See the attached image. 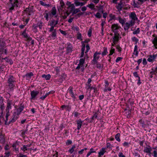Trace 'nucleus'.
Returning a JSON list of instances; mask_svg holds the SVG:
<instances>
[{"mask_svg": "<svg viewBox=\"0 0 157 157\" xmlns=\"http://www.w3.org/2000/svg\"><path fill=\"white\" fill-rule=\"evenodd\" d=\"M74 3L70 4L69 6V7L70 9V12L72 13V16L80 11V8L76 9Z\"/></svg>", "mask_w": 157, "mask_h": 157, "instance_id": "obj_1", "label": "nucleus"}, {"mask_svg": "<svg viewBox=\"0 0 157 157\" xmlns=\"http://www.w3.org/2000/svg\"><path fill=\"white\" fill-rule=\"evenodd\" d=\"M101 54V52H98L96 51L94 53L93 59L92 61L93 63L95 64V63H98V61L100 58L99 55Z\"/></svg>", "mask_w": 157, "mask_h": 157, "instance_id": "obj_2", "label": "nucleus"}, {"mask_svg": "<svg viewBox=\"0 0 157 157\" xmlns=\"http://www.w3.org/2000/svg\"><path fill=\"white\" fill-rule=\"evenodd\" d=\"M30 145H30H24L21 147V150L23 151V154H29V151L30 150L29 147H30Z\"/></svg>", "mask_w": 157, "mask_h": 157, "instance_id": "obj_3", "label": "nucleus"}, {"mask_svg": "<svg viewBox=\"0 0 157 157\" xmlns=\"http://www.w3.org/2000/svg\"><path fill=\"white\" fill-rule=\"evenodd\" d=\"M129 18L131 19L130 21H132L134 23H135V21L138 19V18L134 12L130 13L129 15Z\"/></svg>", "mask_w": 157, "mask_h": 157, "instance_id": "obj_4", "label": "nucleus"}, {"mask_svg": "<svg viewBox=\"0 0 157 157\" xmlns=\"http://www.w3.org/2000/svg\"><path fill=\"white\" fill-rule=\"evenodd\" d=\"M89 0H82L83 2H80L78 0H75L74 4L76 7L78 6H82L85 5Z\"/></svg>", "mask_w": 157, "mask_h": 157, "instance_id": "obj_5", "label": "nucleus"}, {"mask_svg": "<svg viewBox=\"0 0 157 157\" xmlns=\"http://www.w3.org/2000/svg\"><path fill=\"white\" fill-rule=\"evenodd\" d=\"M73 87L71 86H70L67 90L68 92L70 94V95L73 98L74 101L77 98L76 96L77 95V94H74L73 90Z\"/></svg>", "mask_w": 157, "mask_h": 157, "instance_id": "obj_6", "label": "nucleus"}, {"mask_svg": "<svg viewBox=\"0 0 157 157\" xmlns=\"http://www.w3.org/2000/svg\"><path fill=\"white\" fill-rule=\"evenodd\" d=\"M12 105H14V104H13L12 101L8 100L7 101V105L6 109V112H10V110L12 109Z\"/></svg>", "mask_w": 157, "mask_h": 157, "instance_id": "obj_7", "label": "nucleus"}, {"mask_svg": "<svg viewBox=\"0 0 157 157\" xmlns=\"http://www.w3.org/2000/svg\"><path fill=\"white\" fill-rule=\"evenodd\" d=\"M111 28L113 32L115 33V34H116L118 29L121 28V27L118 24H114L112 25Z\"/></svg>", "mask_w": 157, "mask_h": 157, "instance_id": "obj_8", "label": "nucleus"}, {"mask_svg": "<svg viewBox=\"0 0 157 157\" xmlns=\"http://www.w3.org/2000/svg\"><path fill=\"white\" fill-rule=\"evenodd\" d=\"M135 23L133 22L132 21H129L128 22H126L125 23V25L124 27V29L125 30L127 31L129 29V28L131 26L134 25Z\"/></svg>", "mask_w": 157, "mask_h": 157, "instance_id": "obj_9", "label": "nucleus"}, {"mask_svg": "<svg viewBox=\"0 0 157 157\" xmlns=\"http://www.w3.org/2000/svg\"><path fill=\"white\" fill-rule=\"evenodd\" d=\"M67 75L65 74H63L61 75L60 77L58 79L56 80V82H59L58 84L62 83L64 80H65L67 78Z\"/></svg>", "mask_w": 157, "mask_h": 157, "instance_id": "obj_10", "label": "nucleus"}, {"mask_svg": "<svg viewBox=\"0 0 157 157\" xmlns=\"http://www.w3.org/2000/svg\"><path fill=\"white\" fill-rule=\"evenodd\" d=\"M109 85V83L107 80L105 81L104 88L103 90L104 92H107L108 91H110L112 90V88L109 87H108Z\"/></svg>", "mask_w": 157, "mask_h": 157, "instance_id": "obj_11", "label": "nucleus"}, {"mask_svg": "<svg viewBox=\"0 0 157 157\" xmlns=\"http://www.w3.org/2000/svg\"><path fill=\"white\" fill-rule=\"evenodd\" d=\"M152 150V147L150 146L145 147L144 150V152L148 154L149 156H151V151Z\"/></svg>", "mask_w": 157, "mask_h": 157, "instance_id": "obj_12", "label": "nucleus"}, {"mask_svg": "<svg viewBox=\"0 0 157 157\" xmlns=\"http://www.w3.org/2000/svg\"><path fill=\"white\" fill-rule=\"evenodd\" d=\"M39 93V92L38 91H32L30 92V100H34L36 98V96Z\"/></svg>", "mask_w": 157, "mask_h": 157, "instance_id": "obj_13", "label": "nucleus"}, {"mask_svg": "<svg viewBox=\"0 0 157 157\" xmlns=\"http://www.w3.org/2000/svg\"><path fill=\"white\" fill-rule=\"evenodd\" d=\"M25 108L24 105H21V106L16 109V112H14L13 113L16 114L17 115L19 116L23 110Z\"/></svg>", "mask_w": 157, "mask_h": 157, "instance_id": "obj_14", "label": "nucleus"}, {"mask_svg": "<svg viewBox=\"0 0 157 157\" xmlns=\"http://www.w3.org/2000/svg\"><path fill=\"white\" fill-rule=\"evenodd\" d=\"M11 1V4L12 7L10 8V9L13 10L15 7H17L18 5H19V2L18 0H14L13 1Z\"/></svg>", "mask_w": 157, "mask_h": 157, "instance_id": "obj_15", "label": "nucleus"}, {"mask_svg": "<svg viewBox=\"0 0 157 157\" xmlns=\"http://www.w3.org/2000/svg\"><path fill=\"white\" fill-rule=\"evenodd\" d=\"M157 57V54L150 55L147 59V61L149 62H153Z\"/></svg>", "mask_w": 157, "mask_h": 157, "instance_id": "obj_16", "label": "nucleus"}, {"mask_svg": "<svg viewBox=\"0 0 157 157\" xmlns=\"http://www.w3.org/2000/svg\"><path fill=\"white\" fill-rule=\"evenodd\" d=\"M67 53H71L72 51L73 46L70 43L67 44V47L66 48Z\"/></svg>", "mask_w": 157, "mask_h": 157, "instance_id": "obj_17", "label": "nucleus"}, {"mask_svg": "<svg viewBox=\"0 0 157 157\" xmlns=\"http://www.w3.org/2000/svg\"><path fill=\"white\" fill-rule=\"evenodd\" d=\"M117 20L121 24L122 26L125 24V18H122L120 16H118L117 17Z\"/></svg>", "mask_w": 157, "mask_h": 157, "instance_id": "obj_18", "label": "nucleus"}, {"mask_svg": "<svg viewBox=\"0 0 157 157\" xmlns=\"http://www.w3.org/2000/svg\"><path fill=\"white\" fill-rule=\"evenodd\" d=\"M26 29L24 30L22 33V35L24 37L27 39L29 40H31L32 39V38L29 36V35L26 33Z\"/></svg>", "mask_w": 157, "mask_h": 157, "instance_id": "obj_19", "label": "nucleus"}, {"mask_svg": "<svg viewBox=\"0 0 157 157\" xmlns=\"http://www.w3.org/2000/svg\"><path fill=\"white\" fill-rule=\"evenodd\" d=\"M76 121L77 125V129L79 130L81 128L83 121L81 120V119H79Z\"/></svg>", "mask_w": 157, "mask_h": 157, "instance_id": "obj_20", "label": "nucleus"}, {"mask_svg": "<svg viewBox=\"0 0 157 157\" xmlns=\"http://www.w3.org/2000/svg\"><path fill=\"white\" fill-rule=\"evenodd\" d=\"M9 92H13L14 90V87L15 86V83H8Z\"/></svg>", "mask_w": 157, "mask_h": 157, "instance_id": "obj_21", "label": "nucleus"}, {"mask_svg": "<svg viewBox=\"0 0 157 157\" xmlns=\"http://www.w3.org/2000/svg\"><path fill=\"white\" fill-rule=\"evenodd\" d=\"M34 74L32 72H30L27 73L23 76V77H26V79L27 80H29L31 78L32 76H33Z\"/></svg>", "mask_w": 157, "mask_h": 157, "instance_id": "obj_22", "label": "nucleus"}, {"mask_svg": "<svg viewBox=\"0 0 157 157\" xmlns=\"http://www.w3.org/2000/svg\"><path fill=\"white\" fill-rule=\"evenodd\" d=\"M112 42L114 44H116L119 40V35L115 34V36L112 37Z\"/></svg>", "mask_w": 157, "mask_h": 157, "instance_id": "obj_23", "label": "nucleus"}, {"mask_svg": "<svg viewBox=\"0 0 157 157\" xmlns=\"http://www.w3.org/2000/svg\"><path fill=\"white\" fill-rule=\"evenodd\" d=\"M13 118L9 121V123L14 122L19 117V116L13 113Z\"/></svg>", "mask_w": 157, "mask_h": 157, "instance_id": "obj_24", "label": "nucleus"}, {"mask_svg": "<svg viewBox=\"0 0 157 157\" xmlns=\"http://www.w3.org/2000/svg\"><path fill=\"white\" fill-rule=\"evenodd\" d=\"M24 11L25 12L26 14L30 15V13L33 12V8L29 6L28 8H26L24 10Z\"/></svg>", "mask_w": 157, "mask_h": 157, "instance_id": "obj_25", "label": "nucleus"}, {"mask_svg": "<svg viewBox=\"0 0 157 157\" xmlns=\"http://www.w3.org/2000/svg\"><path fill=\"white\" fill-rule=\"evenodd\" d=\"M106 149V147H102L98 153V156H101L103 155L105 152V150Z\"/></svg>", "mask_w": 157, "mask_h": 157, "instance_id": "obj_26", "label": "nucleus"}, {"mask_svg": "<svg viewBox=\"0 0 157 157\" xmlns=\"http://www.w3.org/2000/svg\"><path fill=\"white\" fill-rule=\"evenodd\" d=\"M15 81L13 76L11 75L10 76L7 81V83H15Z\"/></svg>", "mask_w": 157, "mask_h": 157, "instance_id": "obj_27", "label": "nucleus"}, {"mask_svg": "<svg viewBox=\"0 0 157 157\" xmlns=\"http://www.w3.org/2000/svg\"><path fill=\"white\" fill-rule=\"evenodd\" d=\"M56 29H54V31L52 32L51 36V38L52 40H55L56 37Z\"/></svg>", "mask_w": 157, "mask_h": 157, "instance_id": "obj_28", "label": "nucleus"}, {"mask_svg": "<svg viewBox=\"0 0 157 157\" xmlns=\"http://www.w3.org/2000/svg\"><path fill=\"white\" fill-rule=\"evenodd\" d=\"M109 20L108 22H110L113 20H115L117 19V17H116L115 15L113 14L112 13L109 14Z\"/></svg>", "mask_w": 157, "mask_h": 157, "instance_id": "obj_29", "label": "nucleus"}, {"mask_svg": "<svg viewBox=\"0 0 157 157\" xmlns=\"http://www.w3.org/2000/svg\"><path fill=\"white\" fill-rule=\"evenodd\" d=\"M96 153V151L94 149L91 148L90 149V151L87 153L86 157H88L92 153Z\"/></svg>", "mask_w": 157, "mask_h": 157, "instance_id": "obj_30", "label": "nucleus"}, {"mask_svg": "<svg viewBox=\"0 0 157 157\" xmlns=\"http://www.w3.org/2000/svg\"><path fill=\"white\" fill-rule=\"evenodd\" d=\"M10 92H9V91L8 92H6L5 94V97L6 99V102L8 101H11V100H10V98L11 95L10 93Z\"/></svg>", "mask_w": 157, "mask_h": 157, "instance_id": "obj_31", "label": "nucleus"}, {"mask_svg": "<svg viewBox=\"0 0 157 157\" xmlns=\"http://www.w3.org/2000/svg\"><path fill=\"white\" fill-rule=\"evenodd\" d=\"M41 77L43 78H44L46 80H49L51 77V76L50 74L45 75L44 74L42 75Z\"/></svg>", "mask_w": 157, "mask_h": 157, "instance_id": "obj_32", "label": "nucleus"}, {"mask_svg": "<svg viewBox=\"0 0 157 157\" xmlns=\"http://www.w3.org/2000/svg\"><path fill=\"white\" fill-rule=\"evenodd\" d=\"M98 114V112L95 113L94 114L93 116L90 118V119L92 120H91L90 122H92V120H93L94 118L97 119Z\"/></svg>", "mask_w": 157, "mask_h": 157, "instance_id": "obj_33", "label": "nucleus"}, {"mask_svg": "<svg viewBox=\"0 0 157 157\" xmlns=\"http://www.w3.org/2000/svg\"><path fill=\"white\" fill-rule=\"evenodd\" d=\"M18 145L17 143L16 142L13 143L12 147L14 148V151L16 152H17L18 151L19 148L17 147V146Z\"/></svg>", "mask_w": 157, "mask_h": 157, "instance_id": "obj_34", "label": "nucleus"}, {"mask_svg": "<svg viewBox=\"0 0 157 157\" xmlns=\"http://www.w3.org/2000/svg\"><path fill=\"white\" fill-rule=\"evenodd\" d=\"M138 52L137 51V45H135L134 48V52L133 54L135 55L136 56H138Z\"/></svg>", "mask_w": 157, "mask_h": 157, "instance_id": "obj_35", "label": "nucleus"}, {"mask_svg": "<svg viewBox=\"0 0 157 157\" xmlns=\"http://www.w3.org/2000/svg\"><path fill=\"white\" fill-rule=\"evenodd\" d=\"M5 142V140L4 136L2 133H0V142L4 144Z\"/></svg>", "mask_w": 157, "mask_h": 157, "instance_id": "obj_36", "label": "nucleus"}, {"mask_svg": "<svg viewBox=\"0 0 157 157\" xmlns=\"http://www.w3.org/2000/svg\"><path fill=\"white\" fill-rule=\"evenodd\" d=\"M103 51L101 53V55L102 56L106 55L108 53L107 48L106 47L103 48Z\"/></svg>", "mask_w": 157, "mask_h": 157, "instance_id": "obj_37", "label": "nucleus"}, {"mask_svg": "<svg viewBox=\"0 0 157 157\" xmlns=\"http://www.w3.org/2000/svg\"><path fill=\"white\" fill-rule=\"evenodd\" d=\"M36 25L37 27H39L40 29H41L43 26V22L41 21H39Z\"/></svg>", "mask_w": 157, "mask_h": 157, "instance_id": "obj_38", "label": "nucleus"}, {"mask_svg": "<svg viewBox=\"0 0 157 157\" xmlns=\"http://www.w3.org/2000/svg\"><path fill=\"white\" fill-rule=\"evenodd\" d=\"M49 25L50 26L55 27L56 25L55 24V20L52 19L50 21H49Z\"/></svg>", "mask_w": 157, "mask_h": 157, "instance_id": "obj_39", "label": "nucleus"}, {"mask_svg": "<svg viewBox=\"0 0 157 157\" xmlns=\"http://www.w3.org/2000/svg\"><path fill=\"white\" fill-rule=\"evenodd\" d=\"M120 136L121 135L119 133H117L115 136V139L118 142H120L121 141V139H120Z\"/></svg>", "mask_w": 157, "mask_h": 157, "instance_id": "obj_40", "label": "nucleus"}, {"mask_svg": "<svg viewBox=\"0 0 157 157\" xmlns=\"http://www.w3.org/2000/svg\"><path fill=\"white\" fill-rule=\"evenodd\" d=\"M86 7H89L91 10H94V9L95 6L92 3H91L90 4L87 5L86 6Z\"/></svg>", "mask_w": 157, "mask_h": 157, "instance_id": "obj_41", "label": "nucleus"}, {"mask_svg": "<svg viewBox=\"0 0 157 157\" xmlns=\"http://www.w3.org/2000/svg\"><path fill=\"white\" fill-rule=\"evenodd\" d=\"M101 21H102V22L101 24V31L102 33H103V29H104L103 26H104V24H105V20H103V19H102Z\"/></svg>", "mask_w": 157, "mask_h": 157, "instance_id": "obj_42", "label": "nucleus"}, {"mask_svg": "<svg viewBox=\"0 0 157 157\" xmlns=\"http://www.w3.org/2000/svg\"><path fill=\"white\" fill-rule=\"evenodd\" d=\"M152 43L154 44V46L155 47V48L157 49V38H154L153 39Z\"/></svg>", "mask_w": 157, "mask_h": 157, "instance_id": "obj_43", "label": "nucleus"}, {"mask_svg": "<svg viewBox=\"0 0 157 157\" xmlns=\"http://www.w3.org/2000/svg\"><path fill=\"white\" fill-rule=\"evenodd\" d=\"M56 10L55 7H53L52 10L51 14L54 16L56 14Z\"/></svg>", "mask_w": 157, "mask_h": 157, "instance_id": "obj_44", "label": "nucleus"}, {"mask_svg": "<svg viewBox=\"0 0 157 157\" xmlns=\"http://www.w3.org/2000/svg\"><path fill=\"white\" fill-rule=\"evenodd\" d=\"M112 147L110 143L108 142L106 143V147H105L106 148V149L108 148L110 150H111L112 149Z\"/></svg>", "mask_w": 157, "mask_h": 157, "instance_id": "obj_45", "label": "nucleus"}, {"mask_svg": "<svg viewBox=\"0 0 157 157\" xmlns=\"http://www.w3.org/2000/svg\"><path fill=\"white\" fill-rule=\"evenodd\" d=\"M140 32V28H138L136 29L133 32V34L134 35L139 34Z\"/></svg>", "mask_w": 157, "mask_h": 157, "instance_id": "obj_46", "label": "nucleus"}, {"mask_svg": "<svg viewBox=\"0 0 157 157\" xmlns=\"http://www.w3.org/2000/svg\"><path fill=\"white\" fill-rule=\"evenodd\" d=\"M97 65V67L99 69H102L103 67V66L99 63H95Z\"/></svg>", "mask_w": 157, "mask_h": 157, "instance_id": "obj_47", "label": "nucleus"}, {"mask_svg": "<svg viewBox=\"0 0 157 157\" xmlns=\"http://www.w3.org/2000/svg\"><path fill=\"white\" fill-rule=\"evenodd\" d=\"M132 41L135 42V45H137V43L139 41L138 38L134 36L132 38Z\"/></svg>", "mask_w": 157, "mask_h": 157, "instance_id": "obj_48", "label": "nucleus"}, {"mask_svg": "<svg viewBox=\"0 0 157 157\" xmlns=\"http://www.w3.org/2000/svg\"><path fill=\"white\" fill-rule=\"evenodd\" d=\"M116 7L118 11L120 12L122 10L123 6L119 5L118 4V5L116 6Z\"/></svg>", "mask_w": 157, "mask_h": 157, "instance_id": "obj_49", "label": "nucleus"}, {"mask_svg": "<svg viewBox=\"0 0 157 157\" xmlns=\"http://www.w3.org/2000/svg\"><path fill=\"white\" fill-rule=\"evenodd\" d=\"M85 62V59L82 58L79 60V64L80 65L83 66L84 63Z\"/></svg>", "mask_w": 157, "mask_h": 157, "instance_id": "obj_50", "label": "nucleus"}, {"mask_svg": "<svg viewBox=\"0 0 157 157\" xmlns=\"http://www.w3.org/2000/svg\"><path fill=\"white\" fill-rule=\"evenodd\" d=\"M86 88L88 90L89 89H90L92 86H91V84L90 83H86Z\"/></svg>", "mask_w": 157, "mask_h": 157, "instance_id": "obj_51", "label": "nucleus"}, {"mask_svg": "<svg viewBox=\"0 0 157 157\" xmlns=\"http://www.w3.org/2000/svg\"><path fill=\"white\" fill-rule=\"evenodd\" d=\"M49 15H51L50 13L49 14L48 13H45L44 14V17L45 18L46 20L47 21H48L49 20L48 17Z\"/></svg>", "mask_w": 157, "mask_h": 157, "instance_id": "obj_52", "label": "nucleus"}, {"mask_svg": "<svg viewBox=\"0 0 157 157\" xmlns=\"http://www.w3.org/2000/svg\"><path fill=\"white\" fill-rule=\"evenodd\" d=\"M77 38L79 40H82L81 34L79 32H78L77 33Z\"/></svg>", "mask_w": 157, "mask_h": 157, "instance_id": "obj_53", "label": "nucleus"}, {"mask_svg": "<svg viewBox=\"0 0 157 157\" xmlns=\"http://www.w3.org/2000/svg\"><path fill=\"white\" fill-rule=\"evenodd\" d=\"M61 107L63 109L67 108L68 109L69 111L71 109V106H70L69 105H63Z\"/></svg>", "mask_w": 157, "mask_h": 157, "instance_id": "obj_54", "label": "nucleus"}, {"mask_svg": "<svg viewBox=\"0 0 157 157\" xmlns=\"http://www.w3.org/2000/svg\"><path fill=\"white\" fill-rule=\"evenodd\" d=\"M116 47V49L118 50V52L121 53V52L122 49V48L120 47L119 45H117L115 46Z\"/></svg>", "mask_w": 157, "mask_h": 157, "instance_id": "obj_55", "label": "nucleus"}, {"mask_svg": "<svg viewBox=\"0 0 157 157\" xmlns=\"http://www.w3.org/2000/svg\"><path fill=\"white\" fill-rule=\"evenodd\" d=\"M5 107L4 104V102L0 104V109L1 111H3Z\"/></svg>", "mask_w": 157, "mask_h": 157, "instance_id": "obj_56", "label": "nucleus"}, {"mask_svg": "<svg viewBox=\"0 0 157 157\" xmlns=\"http://www.w3.org/2000/svg\"><path fill=\"white\" fill-rule=\"evenodd\" d=\"M60 67H56L55 69L56 74H58L60 72Z\"/></svg>", "mask_w": 157, "mask_h": 157, "instance_id": "obj_57", "label": "nucleus"}, {"mask_svg": "<svg viewBox=\"0 0 157 157\" xmlns=\"http://www.w3.org/2000/svg\"><path fill=\"white\" fill-rule=\"evenodd\" d=\"M33 30L35 33H36L38 31L37 29V27L36 26V24L33 25Z\"/></svg>", "mask_w": 157, "mask_h": 157, "instance_id": "obj_58", "label": "nucleus"}, {"mask_svg": "<svg viewBox=\"0 0 157 157\" xmlns=\"http://www.w3.org/2000/svg\"><path fill=\"white\" fill-rule=\"evenodd\" d=\"M94 90V93H96L97 92L98 89L95 86H93L90 89V90Z\"/></svg>", "mask_w": 157, "mask_h": 157, "instance_id": "obj_59", "label": "nucleus"}, {"mask_svg": "<svg viewBox=\"0 0 157 157\" xmlns=\"http://www.w3.org/2000/svg\"><path fill=\"white\" fill-rule=\"evenodd\" d=\"M94 16L98 18H100L101 17V15L99 12H98L96 14H95Z\"/></svg>", "mask_w": 157, "mask_h": 157, "instance_id": "obj_60", "label": "nucleus"}, {"mask_svg": "<svg viewBox=\"0 0 157 157\" xmlns=\"http://www.w3.org/2000/svg\"><path fill=\"white\" fill-rule=\"evenodd\" d=\"M129 143L127 142H124L123 144V146L125 147H129Z\"/></svg>", "mask_w": 157, "mask_h": 157, "instance_id": "obj_61", "label": "nucleus"}, {"mask_svg": "<svg viewBox=\"0 0 157 157\" xmlns=\"http://www.w3.org/2000/svg\"><path fill=\"white\" fill-rule=\"evenodd\" d=\"M72 143V141L71 140H67L66 142V144L68 146L71 144Z\"/></svg>", "mask_w": 157, "mask_h": 157, "instance_id": "obj_62", "label": "nucleus"}, {"mask_svg": "<svg viewBox=\"0 0 157 157\" xmlns=\"http://www.w3.org/2000/svg\"><path fill=\"white\" fill-rule=\"evenodd\" d=\"M60 4L61 7H62V8H63L65 4L63 0H61L60 1Z\"/></svg>", "mask_w": 157, "mask_h": 157, "instance_id": "obj_63", "label": "nucleus"}, {"mask_svg": "<svg viewBox=\"0 0 157 157\" xmlns=\"http://www.w3.org/2000/svg\"><path fill=\"white\" fill-rule=\"evenodd\" d=\"M10 154V151H6L5 153V155L4 156V157H9Z\"/></svg>", "mask_w": 157, "mask_h": 157, "instance_id": "obj_64", "label": "nucleus"}]
</instances>
